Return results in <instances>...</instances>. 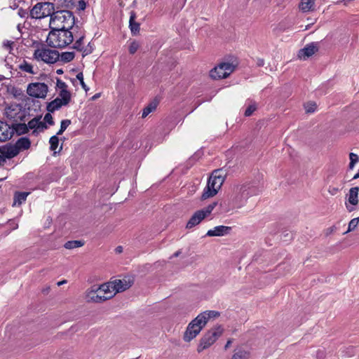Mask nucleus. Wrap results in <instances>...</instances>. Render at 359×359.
I'll return each instance as SVG.
<instances>
[{"label": "nucleus", "mask_w": 359, "mask_h": 359, "mask_svg": "<svg viewBox=\"0 0 359 359\" xmlns=\"http://www.w3.org/2000/svg\"><path fill=\"white\" fill-rule=\"evenodd\" d=\"M46 42L48 46L57 48H63L71 44L74 40L73 34L69 29H65L64 26L50 27Z\"/></svg>", "instance_id": "obj_1"}, {"label": "nucleus", "mask_w": 359, "mask_h": 359, "mask_svg": "<svg viewBox=\"0 0 359 359\" xmlns=\"http://www.w3.org/2000/svg\"><path fill=\"white\" fill-rule=\"evenodd\" d=\"M75 23L74 13L68 10L55 11L50 19V27L64 26L65 29H72Z\"/></svg>", "instance_id": "obj_2"}, {"label": "nucleus", "mask_w": 359, "mask_h": 359, "mask_svg": "<svg viewBox=\"0 0 359 359\" xmlns=\"http://www.w3.org/2000/svg\"><path fill=\"white\" fill-rule=\"evenodd\" d=\"M55 10L53 3L49 1L38 2L29 10L30 18L35 20H41L46 17L51 18Z\"/></svg>", "instance_id": "obj_3"}, {"label": "nucleus", "mask_w": 359, "mask_h": 359, "mask_svg": "<svg viewBox=\"0 0 359 359\" xmlns=\"http://www.w3.org/2000/svg\"><path fill=\"white\" fill-rule=\"evenodd\" d=\"M222 332L223 329L221 326H217L208 330L201 339L197 351L201 353L205 349L208 348L222 335Z\"/></svg>", "instance_id": "obj_4"}, {"label": "nucleus", "mask_w": 359, "mask_h": 359, "mask_svg": "<svg viewBox=\"0 0 359 359\" xmlns=\"http://www.w3.org/2000/svg\"><path fill=\"white\" fill-rule=\"evenodd\" d=\"M202 318V316H197L189 323L183 337L185 341L189 342L201 332L203 327L205 325V321L204 320H201Z\"/></svg>", "instance_id": "obj_5"}, {"label": "nucleus", "mask_w": 359, "mask_h": 359, "mask_svg": "<svg viewBox=\"0 0 359 359\" xmlns=\"http://www.w3.org/2000/svg\"><path fill=\"white\" fill-rule=\"evenodd\" d=\"M236 67L229 62H222L210 72V76L215 80L227 78Z\"/></svg>", "instance_id": "obj_6"}, {"label": "nucleus", "mask_w": 359, "mask_h": 359, "mask_svg": "<svg viewBox=\"0 0 359 359\" xmlns=\"http://www.w3.org/2000/svg\"><path fill=\"white\" fill-rule=\"evenodd\" d=\"M34 56L36 60H41L47 64H54L60 60L59 52L48 48L36 49Z\"/></svg>", "instance_id": "obj_7"}, {"label": "nucleus", "mask_w": 359, "mask_h": 359, "mask_svg": "<svg viewBox=\"0 0 359 359\" xmlns=\"http://www.w3.org/2000/svg\"><path fill=\"white\" fill-rule=\"evenodd\" d=\"M48 86L44 83H32L27 88V94L36 98H45L48 93Z\"/></svg>", "instance_id": "obj_8"}, {"label": "nucleus", "mask_w": 359, "mask_h": 359, "mask_svg": "<svg viewBox=\"0 0 359 359\" xmlns=\"http://www.w3.org/2000/svg\"><path fill=\"white\" fill-rule=\"evenodd\" d=\"M235 187L236 188V190L241 194L242 196L246 201L250 196H256L259 193V189L250 182L237 185Z\"/></svg>", "instance_id": "obj_9"}, {"label": "nucleus", "mask_w": 359, "mask_h": 359, "mask_svg": "<svg viewBox=\"0 0 359 359\" xmlns=\"http://www.w3.org/2000/svg\"><path fill=\"white\" fill-rule=\"evenodd\" d=\"M225 175L220 169L214 170L208 180V184L212 188H215L219 191L222 185L224 182Z\"/></svg>", "instance_id": "obj_10"}, {"label": "nucleus", "mask_w": 359, "mask_h": 359, "mask_svg": "<svg viewBox=\"0 0 359 359\" xmlns=\"http://www.w3.org/2000/svg\"><path fill=\"white\" fill-rule=\"evenodd\" d=\"M320 42H311L306 44L304 48L300 49L298 53V57L305 60L315 54L319 50Z\"/></svg>", "instance_id": "obj_11"}, {"label": "nucleus", "mask_w": 359, "mask_h": 359, "mask_svg": "<svg viewBox=\"0 0 359 359\" xmlns=\"http://www.w3.org/2000/svg\"><path fill=\"white\" fill-rule=\"evenodd\" d=\"M87 297L90 302L100 303L112 298L114 294H110L109 295H104L103 293H100L98 291H97L96 286L94 285L88 292Z\"/></svg>", "instance_id": "obj_12"}, {"label": "nucleus", "mask_w": 359, "mask_h": 359, "mask_svg": "<svg viewBox=\"0 0 359 359\" xmlns=\"http://www.w3.org/2000/svg\"><path fill=\"white\" fill-rule=\"evenodd\" d=\"M358 192L359 187H352L349 189L348 201L352 206H350L347 203H346V207L348 212H352L355 210L353 206L358 205Z\"/></svg>", "instance_id": "obj_13"}, {"label": "nucleus", "mask_w": 359, "mask_h": 359, "mask_svg": "<svg viewBox=\"0 0 359 359\" xmlns=\"http://www.w3.org/2000/svg\"><path fill=\"white\" fill-rule=\"evenodd\" d=\"M231 230V226H217L213 229H210L208 231L206 236H223L227 235L230 233Z\"/></svg>", "instance_id": "obj_14"}, {"label": "nucleus", "mask_w": 359, "mask_h": 359, "mask_svg": "<svg viewBox=\"0 0 359 359\" xmlns=\"http://www.w3.org/2000/svg\"><path fill=\"white\" fill-rule=\"evenodd\" d=\"M205 218V217L203 212L200 211V210H197L187 222L186 228L189 229H192L193 227L199 224Z\"/></svg>", "instance_id": "obj_15"}, {"label": "nucleus", "mask_w": 359, "mask_h": 359, "mask_svg": "<svg viewBox=\"0 0 359 359\" xmlns=\"http://www.w3.org/2000/svg\"><path fill=\"white\" fill-rule=\"evenodd\" d=\"M12 137L11 126L0 121V141L5 142Z\"/></svg>", "instance_id": "obj_16"}, {"label": "nucleus", "mask_w": 359, "mask_h": 359, "mask_svg": "<svg viewBox=\"0 0 359 359\" xmlns=\"http://www.w3.org/2000/svg\"><path fill=\"white\" fill-rule=\"evenodd\" d=\"M111 283H112V289H113V291H114V292L113 294L114 295L117 292H123V291L126 290L131 286L130 282L127 281L125 279L115 280L114 281H113Z\"/></svg>", "instance_id": "obj_17"}, {"label": "nucleus", "mask_w": 359, "mask_h": 359, "mask_svg": "<svg viewBox=\"0 0 359 359\" xmlns=\"http://www.w3.org/2000/svg\"><path fill=\"white\" fill-rule=\"evenodd\" d=\"M136 18V13L131 11L130 12L129 28L133 36L137 35L140 30V23L135 21Z\"/></svg>", "instance_id": "obj_18"}, {"label": "nucleus", "mask_w": 359, "mask_h": 359, "mask_svg": "<svg viewBox=\"0 0 359 359\" xmlns=\"http://www.w3.org/2000/svg\"><path fill=\"white\" fill-rule=\"evenodd\" d=\"M18 155V151L13 149L12 145L6 144L0 147V156L6 161V159H11Z\"/></svg>", "instance_id": "obj_19"}, {"label": "nucleus", "mask_w": 359, "mask_h": 359, "mask_svg": "<svg viewBox=\"0 0 359 359\" xmlns=\"http://www.w3.org/2000/svg\"><path fill=\"white\" fill-rule=\"evenodd\" d=\"M31 146V141L27 137H22L19 138L15 145H12L13 149L18 151V154L22 150H27Z\"/></svg>", "instance_id": "obj_20"}, {"label": "nucleus", "mask_w": 359, "mask_h": 359, "mask_svg": "<svg viewBox=\"0 0 359 359\" xmlns=\"http://www.w3.org/2000/svg\"><path fill=\"white\" fill-rule=\"evenodd\" d=\"M233 191V196L232 198L233 206L236 208H240L244 206L247 201L242 196L241 194L236 190V187H234Z\"/></svg>", "instance_id": "obj_21"}, {"label": "nucleus", "mask_w": 359, "mask_h": 359, "mask_svg": "<svg viewBox=\"0 0 359 359\" xmlns=\"http://www.w3.org/2000/svg\"><path fill=\"white\" fill-rule=\"evenodd\" d=\"M67 105V104L64 103L60 97H56L55 100L48 103L46 109L48 112H54L60 109L62 106Z\"/></svg>", "instance_id": "obj_22"}, {"label": "nucleus", "mask_w": 359, "mask_h": 359, "mask_svg": "<svg viewBox=\"0 0 359 359\" xmlns=\"http://www.w3.org/2000/svg\"><path fill=\"white\" fill-rule=\"evenodd\" d=\"M12 136L15 133L18 135L27 134L29 130L25 123H13L11 125Z\"/></svg>", "instance_id": "obj_23"}, {"label": "nucleus", "mask_w": 359, "mask_h": 359, "mask_svg": "<svg viewBox=\"0 0 359 359\" xmlns=\"http://www.w3.org/2000/svg\"><path fill=\"white\" fill-rule=\"evenodd\" d=\"M158 100L155 98L151 102H150L142 110V117H147L150 113L153 112L157 108L158 104Z\"/></svg>", "instance_id": "obj_24"}, {"label": "nucleus", "mask_w": 359, "mask_h": 359, "mask_svg": "<svg viewBox=\"0 0 359 359\" xmlns=\"http://www.w3.org/2000/svg\"><path fill=\"white\" fill-rule=\"evenodd\" d=\"M28 195V192L16 191L14 194L13 205H20L25 202Z\"/></svg>", "instance_id": "obj_25"}, {"label": "nucleus", "mask_w": 359, "mask_h": 359, "mask_svg": "<svg viewBox=\"0 0 359 359\" xmlns=\"http://www.w3.org/2000/svg\"><path fill=\"white\" fill-rule=\"evenodd\" d=\"M217 192L218 191H217L215 188H212V187L210 186L209 184L207 183V185L205 187L201 195V199L205 200L207 198L213 197L217 194Z\"/></svg>", "instance_id": "obj_26"}, {"label": "nucleus", "mask_w": 359, "mask_h": 359, "mask_svg": "<svg viewBox=\"0 0 359 359\" xmlns=\"http://www.w3.org/2000/svg\"><path fill=\"white\" fill-rule=\"evenodd\" d=\"M28 130L29 129L33 130L32 132V135L34 136L38 135V130L37 128H39V116H35L32 119H31L28 123L27 124Z\"/></svg>", "instance_id": "obj_27"}, {"label": "nucleus", "mask_w": 359, "mask_h": 359, "mask_svg": "<svg viewBox=\"0 0 359 359\" xmlns=\"http://www.w3.org/2000/svg\"><path fill=\"white\" fill-rule=\"evenodd\" d=\"M97 291L100 293H103L104 295H109L114 294V291L112 289V283H104L97 287Z\"/></svg>", "instance_id": "obj_28"}, {"label": "nucleus", "mask_w": 359, "mask_h": 359, "mask_svg": "<svg viewBox=\"0 0 359 359\" xmlns=\"http://www.w3.org/2000/svg\"><path fill=\"white\" fill-rule=\"evenodd\" d=\"M313 0H302L299 4V9L306 13L313 10Z\"/></svg>", "instance_id": "obj_29"}, {"label": "nucleus", "mask_w": 359, "mask_h": 359, "mask_svg": "<svg viewBox=\"0 0 359 359\" xmlns=\"http://www.w3.org/2000/svg\"><path fill=\"white\" fill-rule=\"evenodd\" d=\"M219 313L216 311H206L201 313H200L198 316H203L201 320H204L205 321V324L208 323V320L212 318H216L219 316Z\"/></svg>", "instance_id": "obj_30"}, {"label": "nucleus", "mask_w": 359, "mask_h": 359, "mask_svg": "<svg viewBox=\"0 0 359 359\" xmlns=\"http://www.w3.org/2000/svg\"><path fill=\"white\" fill-rule=\"evenodd\" d=\"M84 245V242L83 241H69L65 243L64 247L66 249H74L76 248L81 247Z\"/></svg>", "instance_id": "obj_31"}, {"label": "nucleus", "mask_w": 359, "mask_h": 359, "mask_svg": "<svg viewBox=\"0 0 359 359\" xmlns=\"http://www.w3.org/2000/svg\"><path fill=\"white\" fill-rule=\"evenodd\" d=\"M249 355V352L239 349L233 353L231 359H248Z\"/></svg>", "instance_id": "obj_32"}, {"label": "nucleus", "mask_w": 359, "mask_h": 359, "mask_svg": "<svg viewBox=\"0 0 359 359\" xmlns=\"http://www.w3.org/2000/svg\"><path fill=\"white\" fill-rule=\"evenodd\" d=\"M60 98L63 101L64 103L69 104L71 101V93L67 89H62L59 93Z\"/></svg>", "instance_id": "obj_33"}, {"label": "nucleus", "mask_w": 359, "mask_h": 359, "mask_svg": "<svg viewBox=\"0 0 359 359\" xmlns=\"http://www.w3.org/2000/svg\"><path fill=\"white\" fill-rule=\"evenodd\" d=\"M75 54L74 52H64L60 55V60L64 63H67L74 60Z\"/></svg>", "instance_id": "obj_34"}, {"label": "nucleus", "mask_w": 359, "mask_h": 359, "mask_svg": "<svg viewBox=\"0 0 359 359\" xmlns=\"http://www.w3.org/2000/svg\"><path fill=\"white\" fill-rule=\"evenodd\" d=\"M49 144H50V149L51 151H54L53 155H55L57 153L56 149H57V148L58 147V144H59L58 136L56 135L52 136L49 140Z\"/></svg>", "instance_id": "obj_35"}, {"label": "nucleus", "mask_w": 359, "mask_h": 359, "mask_svg": "<svg viewBox=\"0 0 359 359\" xmlns=\"http://www.w3.org/2000/svg\"><path fill=\"white\" fill-rule=\"evenodd\" d=\"M19 69L23 72L34 74L35 72L33 71V67L31 64L28 63L26 60H23V62L19 65Z\"/></svg>", "instance_id": "obj_36"}, {"label": "nucleus", "mask_w": 359, "mask_h": 359, "mask_svg": "<svg viewBox=\"0 0 359 359\" xmlns=\"http://www.w3.org/2000/svg\"><path fill=\"white\" fill-rule=\"evenodd\" d=\"M71 124V120L69 119H65V120H62L61 121V123H60V130L57 131V133H56V135H62L65 131V130L67 129V128Z\"/></svg>", "instance_id": "obj_37"}, {"label": "nucleus", "mask_w": 359, "mask_h": 359, "mask_svg": "<svg viewBox=\"0 0 359 359\" xmlns=\"http://www.w3.org/2000/svg\"><path fill=\"white\" fill-rule=\"evenodd\" d=\"M83 39H84V35L80 36L79 38L76 40L72 48L74 49H76L78 51H82L83 49Z\"/></svg>", "instance_id": "obj_38"}, {"label": "nucleus", "mask_w": 359, "mask_h": 359, "mask_svg": "<svg viewBox=\"0 0 359 359\" xmlns=\"http://www.w3.org/2000/svg\"><path fill=\"white\" fill-rule=\"evenodd\" d=\"M217 205V202H212V203L206 206L205 208L200 210V211H202L205 215V217H206L212 212V211L214 210Z\"/></svg>", "instance_id": "obj_39"}, {"label": "nucleus", "mask_w": 359, "mask_h": 359, "mask_svg": "<svg viewBox=\"0 0 359 359\" xmlns=\"http://www.w3.org/2000/svg\"><path fill=\"white\" fill-rule=\"evenodd\" d=\"M358 222H359V217H355V218L352 219L348 223V230L345 232V233L354 230L358 225Z\"/></svg>", "instance_id": "obj_40"}, {"label": "nucleus", "mask_w": 359, "mask_h": 359, "mask_svg": "<svg viewBox=\"0 0 359 359\" xmlns=\"http://www.w3.org/2000/svg\"><path fill=\"white\" fill-rule=\"evenodd\" d=\"M76 79H78L80 81V84L82 88L87 92L89 90V88L86 86L83 81V74L82 72H79L77 74Z\"/></svg>", "instance_id": "obj_41"}, {"label": "nucleus", "mask_w": 359, "mask_h": 359, "mask_svg": "<svg viewBox=\"0 0 359 359\" xmlns=\"http://www.w3.org/2000/svg\"><path fill=\"white\" fill-rule=\"evenodd\" d=\"M304 107L306 113H313L317 108V105L315 102H309Z\"/></svg>", "instance_id": "obj_42"}, {"label": "nucleus", "mask_w": 359, "mask_h": 359, "mask_svg": "<svg viewBox=\"0 0 359 359\" xmlns=\"http://www.w3.org/2000/svg\"><path fill=\"white\" fill-rule=\"evenodd\" d=\"M257 106L255 103L250 104L245 111L244 115L245 116H250L252 114V113L256 110Z\"/></svg>", "instance_id": "obj_43"}, {"label": "nucleus", "mask_w": 359, "mask_h": 359, "mask_svg": "<svg viewBox=\"0 0 359 359\" xmlns=\"http://www.w3.org/2000/svg\"><path fill=\"white\" fill-rule=\"evenodd\" d=\"M139 48V43L136 41H133L129 46V53L132 55L135 54Z\"/></svg>", "instance_id": "obj_44"}, {"label": "nucleus", "mask_w": 359, "mask_h": 359, "mask_svg": "<svg viewBox=\"0 0 359 359\" xmlns=\"http://www.w3.org/2000/svg\"><path fill=\"white\" fill-rule=\"evenodd\" d=\"M51 112H48L47 114H45L44 116V122L46 123V124H48L50 126H53L55 124V122L53 121V118L52 116V115L50 114Z\"/></svg>", "instance_id": "obj_45"}, {"label": "nucleus", "mask_w": 359, "mask_h": 359, "mask_svg": "<svg viewBox=\"0 0 359 359\" xmlns=\"http://www.w3.org/2000/svg\"><path fill=\"white\" fill-rule=\"evenodd\" d=\"M41 116H39V128H37L38 135L45 129L48 128L47 124L45 122L41 121Z\"/></svg>", "instance_id": "obj_46"}, {"label": "nucleus", "mask_w": 359, "mask_h": 359, "mask_svg": "<svg viewBox=\"0 0 359 359\" xmlns=\"http://www.w3.org/2000/svg\"><path fill=\"white\" fill-rule=\"evenodd\" d=\"M18 15L22 18H30L29 11L22 8L18 10Z\"/></svg>", "instance_id": "obj_47"}, {"label": "nucleus", "mask_w": 359, "mask_h": 359, "mask_svg": "<svg viewBox=\"0 0 359 359\" xmlns=\"http://www.w3.org/2000/svg\"><path fill=\"white\" fill-rule=\"evenodd\" d=\"M74 0H63L62 6L66 8H72L74 6Z\"/></svg>", "instance_id": "obj_48"}, {"label": "nucleus", "mask_w": 359, "mask_h": 359, "mask_svg": "<svg viewBox=\"0 0 359 359\" xmlns=\"http://www.w3.org/2000/svg\"><path fill=\"white\" fill-rule=\"evenodd\" d=\"M56 86L60 89V90H62V89H67V85L66 83L59 79L57 80Z\"/></svg>", "instance_id": "obj_49"}, {"label": "nucleus", "mask_w": 359, "mask_h": 359, "mask_svg": "<svg viewBox=\"0 0 359 359\" xmlns=\"http://www.w3.org/2000/svg\"><path fill=\"white\" fill-rule=\"evenodd\" d=\"M325 358V351L324 349H318L316 352V359H324Z\"/></svg>", "instance_id": "obj_50"}, {"label": "nucleus", "mask_w": 359, "mask_h": 359, "mask_svg": "<svg viewBox=\"0 0 359 359\" xmlns=\"http://www.w3.org/2000/svg\"><path fill=\"white\" fill-rule=\"evenodd\" d=\"M349 158H350V162L354 163H358L359 161V156L354 153L349 154Z\"/></svg>", "instance_id": "obj_51"}, {"label": "nucleus", "mask_w": 359, "mask_h": 359, "mask_svg": "<svg viewBox=\"0 0 359 359\" xmlns=\"http://www.w3.org/2000/svg\"><path fill=\"white\" fill-rule=\"evenodd\" d=\"M13 44V41H6L4 42L3 46L6 50H9V52H11V50L13 49V48H12Z\"/></svg>", "instance_id": "obj_52"}, {"label": "nucleus", "mask_w": 359, "mask_h": 359, "mask_svg": "<svg viewBox=\"0 0 359 359\" xmlns=\"http://www.w3.org/2000/svg\"><path fill=\"white\" fill-rule=\"evenodd\" d=\"M86 8V2L84 0H79L78 1L79 11H84Z\"/></svg>", "instance_id": "obj_53"}, {"label": "nucleus", "mask_w": 359, "mask_h": 359, "mask_svg": "<svg viewBox=\"0 0 359 359\" xmlns=\"http://www.w3.org/2000/svg\"><path fill=\"white\" fill-rule=\"evenodd\" d=\"M339 191V189L337 187H330L328 189V192L332 196L337 194Z\"/></svg>", "instance_id": "obj_54"}, {"label": "nucleus", "mask_w": 359, "mask_h": 359, "mask_svg": "<svg viewBox=\"0 0 359 359\" xmlns=\"http://www.w3.org/2000/svg\"><path fill=\"white\" fill-rule=\"evenodd\" d=\"M82 52H83V53H82V56H83V57H85V56H86V55H88L90 54V53H92V50H91L90 48V49H88V48H83V49Z\"/></svg>", "instance_id": "obj_55"}, {"label": "nucleus", "mask_w": 359, "mask_h": 359, "mask_svg": "<svg viewBox=\"0 0 359 359\" xmlns=\"http://www.w3.org/2000/svg\"><path fill=\"white\" fill-rule=\"evenodd\" d=\"M257 65L259 67H262L264 65V60L263 59H259L257 61Z\"/></svg>", "instance_id": "obj_56"}, {"label": "nucleus", "mask_w": 359, "mask_h": 359, "mask_svg": "<svg viewBox=\"0 0 359 359\" xmlns=\"http://www.w3.org/2000/svg\"><path fill=\"white\" fill-rule=\"evenodd\" d=\"M231 344H232V339H229V340L226 341V345H225V346H224V348H225V349H227V348L231 346Z\"/></svg>", "instance_id": "obj_57"}, {"label": "nucleus", "mask_w": 359, "mask_h": 359, "mask_svg": "<svg viewBox=\"0 0 359 359\" xmlns=\"http://www.w3.org/2000/svg\"><path fill=\"white\" fill-rule=\"evenodd\" d=\"M283 236L284 238H287V237L290 236V238H289V239H292V234H290L289 233H283Z\"/></svg>", "instance_id": "obj_58"}, {"label": "nucleus", "mask_w": 359, "mask_h": 359, "mask_svg": "<svg viewBox=\"0 0 359 359\" xmlns=\"http://www.w3.org/2000/svg\"><path fill=\"white\" fill-rule=\"evenodd\" d=\"M115 250L116 252L120 253L123 251V248H122V246H118V247H116Z\"/></svg>", "instance_id": "obj_59"}, {"label": "nucleus", "mask_w": 359, "mask_h": 359, "mask_svg": "<svg viewBox=\"0 0 359 359\" xmlns=\"http://www.w3.org/2000/svg\"><path fill=\"white\" fill-rule=\"evenodd\" d=\"M355 163L350 162L349 165H348V169L349 170H353L354 166H355Z\"/></svg>", "instance_id": "obj_60"}, {"label": "nucleus", "mask_w": 359, "mask_h": 359, "mask_svg": "<svg viewBox=\"0 0 359 359\" xmlns=\"http://www.w3.org/2000/svg\"><path fill=\"white\" fill-rule=\"evenodd\" d=\"M180 254H181V251H180V250H177L176 252H175V253L173 254V255L172 256V257H178Z\"/></svg>", "instance_id": "obj_61"}, {"label": "nucleus", "mask_w": 359, "mask_h": 359, "mask_svg": "<svg viewBox=\"0 0 359 359\" xmlns=\"http://www.w3.org/2000/svg\"><path fill=\"white\" fill-rule=\"evenodd\" d=\"M6 161L3 158V156H0V165L4 164Z\"/></svg>", "instance_id": "obj_62"}, {"label": "nucleus", "mask_w": 359, "mask_h": 359, "mask_svg": "<svg viewBox=\"0 0 359 359\" xmlns=\"http://www.w3.org/2000/svg\"><path fill=\"white\" fill-rule=\"evenodd\" d=\"M100 93H96L95 95H94L93 96L92 99L93 100H95L97 99L98 97H100Z\"/></svg>", "instance_id": "obj_63"}, {"label": "nucleus", "mask_w": 359, "mask_h": 359, "mask_svg": "<svg viewBox=\"0 0 359 359\" xmlns=\"http://www.w3.org/2000/svg\"><path fill=\"white\" fill-rule=\"evenodd\" d=\"M56 73H57V74H63V70H62V69H57V70L56 71Z\"/></svg>", "instance_id": "obj_64"}]
</instances>
